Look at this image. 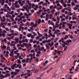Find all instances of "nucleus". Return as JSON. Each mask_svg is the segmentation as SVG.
<instances>
[{"mask_svg": "<svg viewBox=\"0 0 79 79\" xmlns=\"http://www.w3.org/2000/svg\"><path fill=\"white\" fill-rule=\"evenodd\" d=\"M16 43H14L13 44H10V45L11 47H13V49L12 50V51L14 52L15 50H16V48L15 47Z\"/></svg>", "mask_w": 79, "mask_h": 79, "instance_id": "nucleus-1", "label": "nucleus"}, {"mask_svg": "<svg viewBox=\"0 0 79 79\" xmlns=\"http://www.w3.org/2000/svg\"><path fill=\"white\" fill-rule=\"evenodd\" d=\"M62 29H64L66 28V26H65V24H66V22H63L62 23Z\"/></svg>", "mask_w": 79, "mask_h": 79, "instance_id": "nucleus-2", "label": "nucleus"}, {"mask_svg": "<svg viewBox=\"0 0 79 79\" xmlns=\"http://www.w3.org/2000/svg\"><path fill=\"white\" fill-rule=\"evenodd\" d=\"M33 59V58H27L26 60V63H28V62H31V60Z\"/></svg>", "mask_w": 79, "mask_h": 79, "instance_id": "nucleus-3", "label": "nucleus"}, {"mask_svg": "<svg viewBox=\"0 0 79 79\" xmlns=\"http://www.w3.org/2000/svg\"><path fill=\"white\" fill-rule=\"evenodd\" d=\"M15 43L16 44H17V43H18L19 42V38L17 37H15Z\"/></svg>", "mask_w": 79, "mask_h": 79, "instance_id": "nucleus-4", "label": "nucleus"}, {"mask_svg": "<svg viewBox=\"0 0 79 79\" xmlns=\"http://www.w3.org/2000/svg\"><path fill=\"white\" fill-rule=\"evenodd\" d=\"M67 26H68L69 27L70 29H72V26H73V24H70L69 23H67Z\"/></svg>", "mask_w": 79, "mask_h": 79, "instance_id": "nucleus-5", "label": "nucleus"}, {"mask_svg": "<svg viewBox=\"0 0 79 79\" xmlns=\"http://www.w3.org/2000/svg\"><path fill=\"white\" fill-rule=\"evenodd\" d=\"M63 8V6H60L59 7H57L56 8V10L57 11H60V10H61Z\"/></svg>", "mask_w": 79, "mask_h": 79, "instance_id": "nucleus-6", "label": "nucleus"}, {"mask_svg": "<svg viewBox=\"0 0 79 79\" xmlns=\"http://www.w3.org/2000/svg\"><path fill=\"white\" fill-rule=\"evenodd\" d=\"M53 44H54V43H53V42H52L51 43H48V44L49 46H50V47H52L53 45Z\"/></svg>", "mask_w": 79, "mask_h": 79, "instance_id": "nucleus-7", "label": "nucleus"}, {"mask_svg": "<svg viewBox=\"0 0 79 79\" xmlns=\"http://www.w3.org/2000/svg\"><path fill=\"white\" fill-rule=\"evenodd\" d=\"M37 26V24L36 23H35V25H34L33 26H32V27H30L31 29L32 30L33 29V27H35L36 26Z\"/></svg>", "mask_w": 79, "mask_h": 79, "instance_id": "nucleus-8", "label": "nucleus"}, {"mask_svg": "<svg viewBox=\"0 0 79 79\" xmlns=\"http://www.w3.org/2000/svg\"><path fill=\"white\" fill-rule=\"evenodd\" d=\"M21 1H22V0H19L18 1V2H19V4L21 5V6H23L24 5V4L23 3H22Z\"/></svg>", "mask_w": 79, "mask_h": 79, "instance_id": "nucleus-9", "label": "nucleus"}, {"mask_svg": "<svg viewBox=\"0 0 79 79\" xmlns=\"http://www.w3.org/2000/svg\"><path fill=\"white\" fill-rule=\"evenodd\" d=\"M27 72H28L27 73V76H28V77H29V76H31V74L30 73V70H27Z\"/></svg>", "mask_w": 79, "mask_h": 79, "instance_id": "nucleus-10", "label": "nucleus"}, {"mask_svg": "<svg viewBox=\"0 0 79 79\" xmlns=\"http://www.w3.org/2000/svg\"><path fill=\"white\" fill-rule=\"evenodd\" d=\"M14 39V36H11L10 37H7L8 40H10L11 39Z\"/></svg>", "mask_w": 79, "mask_h": 79, "instance_id": "nucleus-11", "label": "nucleus"}, {"mask_svg": "<svg viewBox=\"0 0 79 79\" xmlns=\"http://www.w3.org/2000/svg\"><path fill=\"white\" fill-rule=\"evenodd\" d=\"M9 55L10 56H13V55H14V51H11V52L10 53Z\"/></svg>", "mask_w": 79, "mask_h": 79, "instance_id": "nucleus-12", "label": "nucleus"}, {"mask_svg": "<svg viewBox=\"0 0 79 79\" xmlns=\"http://www.w3.org/2000/svg\"><path fill=\"white\" fill-rule=\"evenodd\" d=\"M65 3H71V0H65Z\"/></svg>", "mask_w": 79, "mask_h": 79, "instance_id": "nucleus-13", "label": "nucleus"}, {"mask_svg": "<svg viewBox=\"0 0 79 79\" xmlns=\"http://www.w3.org/2000/svg\"><path fill=\"white\" fill-rule=\"evenodd\" d=\"M14 66L15 68H17L19 67V64H17L16 63L14 64Z\"/></svg>", "mask_w": 79, "mask_h": 79, "instance_id": "nucleus-14", "label": "nucleus"}, {"mask_svg": "<svg viewBox=\"0 0 79 79\" xmlns=\"http://www.w3.org/2000/svg\"><path fill=\"white\" fill-rule=\"evenodd\" d=\"M6 49L7 50H9L10 52H11V50L10 49V46L7 45Z\"/></svg>", "mask_w": 79, "mask_h": 79, "instance_id": "nucleus-15", "label": "nucleus"}, {"mask_svg": "<svg viewBox=\"0 0 79 79\" xmlns=\"http://www.w3.org/2000/svg\"><path fill=\"white\" fill-rule=\"evenodd\" d=\"M8 54H9V52H8V51H7L6 52V54L5 55L7 57H8Z\"/></svg>", "mask_w": 79, "mask_h": 79, "instance_id": "nucleus-16", "label": "nucleus"}, {"mask_svg": "<svg viewBox=\"0 0 79 79\" xmlns=\"http://www.w3.org/2000/svg\"><path fill=\"white\" fill-rule=\"evenodd\" d=\"M70 24H72V23H74V24H76L77 22L75 21H71L70 22Z\"/></svg>", "mask_w": 79, "mask_h": 79, "instance_id": "nucleus-17", "label": "nucleus"}, {"mask_svg": "<svg viewBox=\"0 0 79 79\" xmlns=\"http://www.w3.org/2000/svg\"><path fill=\"white\" fill-rule=\"evenodd\" d=\"M74 69V66H72V68L69 69L70 71H72L73 69V70Z\"/></svg>", "mask_w": 79, "mask_h": 79, "instance_id": "nucleus-18", "label": "nucleus"}, {"mask_svg": "<svg viewBox=\"0 0 79 79\" xmlns=\"http://www.w3.org/2000/svg\"><path fill=\"white\" fill-rule=\"evenodd\" d=\"M64 21H65V19L64 18H62L60 20L61 23H63Z\"/></svg>", "mask_w": 79, "mask_h": 79, "instance_id": "nucleus-19", "label": "nucleus"}, {"mask_svg": "<svg viewBox=\"0 0 79 79\" xmlns=\"http://www.w3.org/2000/svg\"><path fill=\"white\" fill-rule=\"evenodd\" d=\"M46 47L48 50H49L50 49V47H49L48 45L46 44Z\"/></svg>", "mask_w": 79, "mask_h": 79, "instance_id": "nucleus-20", "label": "nucleus"}, {"mask_svg": "<svg viewBox=\"0 0 79 79\" xmlns=\"http://www.w3.org/2000/svg\"><path fill=\"white\" fill-rule=\"evenodd\" d=\"M47 63H48V61L46 60L44 63H43V65H44V66H45V65H46V64H47Z\"/></svg>", "mask_w": 79, "mask_h": 79, "instance_id": "nucleus-21", "label": "nucleus"}, {"mask_svg": "<svg viewBox=\"0 0 79 79\" xmlns=\"http://www.w3.org/2000/svg\"><path fill=\"white\" fill-rule=\"evenodd\" d=\"M17 3H18V1H15V3H13L12 6H13V4H14V5H17Z\"/></svg>", "mask_w": 79, "mask_h": 79, "instance_id": "nucleus-22", "label": "nucleus"}, {"mask_svg": "<svg viewBox=\"0 0 79 79\" xmlns=\"http://www.w3.org/2000/svg\"><path fill=\"white\" fill-rule=\"evenodd\" d=\"M7 6L8 5H7V4H5L4 6H3V8H4V9H6V8H7Z\"/></svg>", "mask_w": 79, "mask_h": 79, "instance_id": "nucleus-23", "label": "nucleus"}, {"mask_svg": "<svg viewBox=\"0 0 79 79\" xmlns=\"http://www.w3.org/2000/svg\"><path fill=\"white\" fill-rule=\"evenodd\" d=\"M54 7H53V6L52 5V6H51L49 7V9H50V10H51V9H54Z\"/></svg>", "mask_w": 79, "mask_h": 79, "instance_id": "nucleus-24", "label": "nucleus"}, {"mask_svg": "<svg viewBox=\"0 0 79 79\" xmlns=\"http://www.w3.org/2000/svg\"><path fill=\"white\" fill-rule=\"evenodd\" d=\"M4 3H5V0H2V2L1 3L2 5H4Z\"/></svg>", "mask_w": 79, "mask_h": 79, "instance_id": "nucleus-25", "label": "nucleus"}, {"mask_svg": "<svg viewBox=\"0 0 79 79\" xmlns=\"http://www.w3.org/2000/svg\"><path fill=\"white\" fill-rule=\"evenodd\" d=\"M17 12L18 13H19L20 12V11H21V9H18L16 10Z\"/></svg>", "mask_w": 79, "mask_h": 79, "instance_id": "nucleus-26", "label": "nucleus"}, {"mask_svg": "<svg viewBox=\"0 0 79 79\" xmlns=\"http://www.w3.org/2000/svg\"><path fill=\"white\" fill-rule=\"evenodd\" d=\"M50 9H48L47 10H44V12H46V11H47V12H48V11H50Z\"/></svg>", "mask_w": 79, "mask_h": 79, "instance_id": "nucleus-27", "label": "nucleus"}, {"mask_svg": "<svg viewBox=\"0 0 79 79\" xmlns=\"http://www.w3.org/2000/svg\"><path fill=\"white\" fill-rule=\"evenodd\" d=\"M15 64H14V65H11V68L12 69H15Z\"/></svg>", "mask_w": 79, "mask_h": 79, "instance_id": "nucleus-28", "label": "nucleus"}, {"mask_svg": "<svg viewBox=\"0 0 79 79\" xmlns=\"http://www.w3.org/2000/svg\"><path fill=\"white\" fill-rule=\"evenodd\" d=\"M60 15V13L57 12L55 13V15L56 16H57V15Z\"/></svg>", "mask_w": 79, "mask_h": 79, "instance_id": "nucleus-29", "label": "nucleus"}, {"mask_svg": "<svg viewBox=\"0 0 79 79\" xmlns=\"http://www.w3.org/2000/svg\"><path fill=\"white\" fill-rule=\"evenodd\" d=\"M41 50L42 51H44V52H45V51H46V50L43 47L41 48Z\"/></svg>", "mask_w": 79, "mask_h": 79, "instance_id": "nucleus-30", "label": "nucleus"}, {"mask_svg": "<svg viewBox=\"0 0 79 79\" xmlns=\"http://www.w3.org/2000/svg\"><path fill=\"white\" fill-rule=\"evenodd\" d=\"M5 33L4 32H2V37H5Z\"/></svg>", "mask_w": 79, "mask_h": 79, "instance_id": "nucleus-31", "label": "nucleus"}, {"mask_svg": "<svg viewBox=\"0 0 79 79\" xmlns=\"http://www.w3.org/2000/svg\"><path fill=\"white\" fill-rule=\"evenodd\" d=\"M68 11H70V12H71V10H71V7H68Z\"/></svg>", "mask_w": 79, "mask_h": 79, "instance_id": "nucleus-32", "label": "nucleus"}, {"mask_svg": "<svg viewBox=\"0 0 79 79\" xmlns=\"http://www.w3.org/2000/svg\"><path fill=\"white\" fill-rule=\"evenodd\" d=\"M17 61H18L17 62L18 63H19L20 64V63H21V60H20L19 59L17 60Z\"/></svg>", "mask_w": 79, "mask_h": 79, "instance_id": "nucleus-33", "label": "nucleus"}, {"mask_svg": "<svg viewBox=\"0 0 79 79\" xmlns=\"http://www.w3.org/2000/svg\"><path fill=\"white\" fill-rule=\"evenodd\" d=\"M59 21H57L56 23V26H58V23H59Z\"/></svg>", "mask_w": 79, "mask_h": 79, "instance_id": "nucleus-34", "label": "nucleus"}, {"mask_svg": "<svg viewBox=\"0 0 79 79\" xmlns=\"http://www.w3.org/2000/svg\"><path fill=\"white\" fill-rule=\"evenodd\" d=\"M77 19L76 17H75L74 16H72V20H74V19Z\"/></svg>", "mask_w": 79, "mask_h": 79, "instance_id": "nucleus-35", "label": "nucleus"}, {"mask_svg": "<svg viewBox=\"0 0 79 79\" xmlns=\"http://www.w3.org/2000/svg\"><path fill=\"white\" fill-rule=\"evenodd\" d=\"M63 5L64 7L66 8V7H67V5L64 3H63Z\"/></svg>", "mask_w": 79, "mask_h": 79, "instance_id": "nucleus-36", "label": "nucleus"}, {"mask_svg": "<svg viewBox=\"0 0 79 79\" xmlns=\"http://www.w3.org/2000/svg\"><path fill=\"white\" fill-rule=\"evenodd\" d=\"M27 36L28 37H30L31 36V33H29L27 35Z\"/></svg>", "mask_w": 79, "mask_h": 79, "instance_id": "nucleus-37", "label": "nucleus"}, {"mask_svg": "<svg viewBox=\"0 0 79 79\" xmlns=\"http://www.w3.org/2000/svg\"><path fill=\"white\" fill-rule=\"evenodd\" d=\"M15 8H19V5H15Z\"/></svg>", "mask_w": 79, "mask_h": 79, "instance_id": "nucleus-38", "label": "nucleus"}, {"mask_svg": "<svg viewBox=\"0 0 79 79\" xmlns=\"http://www.w3.org/2000/svg\"><path fill=\"white\" fill-rule=\"evenodd\" d=\"M23 8L25 10H27V8L26 7V6H23Z\"/></svg>", "mask_w": 79, "mask_h": 79, "instance_id": "nucleus-39", "label": "nucleus"}, {"mask_svg": "<svg viewBox=\"0 0 79 79\" xmlns=\"http://www.w3.org/2000/svg\"><path fill=\"white\" fill-rule=\"evenodd\" d=\"M22 36H23V35L22 34H20V36L19 37V39H22Z\"/></svg>", "mask_w": 79, "mask_h": 79, "instance_id": "nucleus-40", "label": "nucleus"}, {"mask_svg": "<svg viewBox=\"0 0 79 79\" xmlns=\"http://www.w3.org/2000/svg\"><path fill=\"white\" fill-rule=\"evenodd\" d=\"M9 14H10V15H12V14H13V13H14V11H12L10 12H9Z\"/></svg>", "mask_w": 79, "mask_h": 79, "instance_id": "nucleus-41", "label": "nucleus"}, {"mask_svg": "<svg viewBox=\"0 0 79 79\" xmlns=\"http://www.w3.org/2000/svg\"><path fill=\"white\" fill-rule=\"evenodd\" d=\"M43 3H44V2L43 1L40 2V3H38V5H40L41 4Z\"/></svg>", "mask_w": 79, "mask_h": 79, "instance_id": "nucleus-42", "label": "nucleus"}, {"mask_svg": "<svg viewBox=\"0 0 79 79\" xmlns=\"http://www.w3.org/2000/svg\"><path fill=\"white\" fill-rule=\"evenodd\" d=\"M30 53H35V50H32L30 51Z\"/></svg>", "mask_w": 79, "mask_h": 79, "instance_id": "nucleus-43", "label": "nucleus"}, {"mask_svg": "<svg viewBox=\"0 0 79 79\" xmlns=\"http://www.w3.org/2000/svg\"><path fill=\"white\" fill-rule=\"evenodd\" d=\"M71 5L72 6H74V5H75V3H74V2H72Z\"/></svg>", "mask_w": 79, "mask_h": 79, "instance_id": "nucleus-44", "label": "nucleus"}, {"mask_svg": "<svg viewBox=\"0 0 79 79\" xmlns=\"http://www.w3.org/2000/svg\"><path fill=\"white\" fill-rule=\"evenodd\" d=\"M50 35V36H51L52 37H55V35H53L52 34H51Z\"/></svg>", "mask_w": 79, "mask_h": 79, "instance_id": "nucleus-45", "label": "nucleus"}, {"mask_svg": "<svg viewBox=\"0 0 79 79\" xmlns=\"http://www.w3.org/2000/svg\"><path fill=\"white\" fill-rule=\"evenodd\" d=\"M41 20L40 19H39L38 20V24H40V23H41Z\"/></svg>", "mask_w": 79, "mask_h": 79, "instance_id": "nucleus-46", "label": "nucleus"}, {"mask_svg": "<svg viewBox=\"0 0 79 79\" xmlns=\"http://www.w3.org/2000/svg\"><path fill=\"white\" fill-rule=\"evenodd\" d=\"M0 56H1V58H2V60H3V59H4V57H3V55L2 54H1Z\"/></svg>", "mask_w": 79, "mask_h": 79, "instance_id": "nucleus-47", "label": "nucleus"}, {"mask_svg": "<svg viewBox=\"0 0 79 79\" xmlns=\"http://www.w3.org/2000/svg\"><path fill=\"white\" fill-rule=\"evenodd\" d=\"M7 10H9V11H11V10H10V7H8V6H7Z\"/></svg>", "mask_w": 79, "mask_h": 79, "instance_id": "nucleus-48", "label": "nucleus"}, {"mask_svg": "<svg viewBox=\"0 0 79 79\" xmlns=\"http://www.w3.org/2000/svg\"><path fill=\"white\" fill-rule=\"evenodd\" d=\"M67 48V46H66L65 47H64V49L63 50V52H65V51L66 50Z\"/></svg>", "mask_w": 79, "mask_h": 79, "instance_id": "nucleus-49", "label": "nucleus"}, {"mask_svg": "<svg viewBox=\"0 0 79 79\" xmlns=\"http://www.w3.org/2000/svg\"><path fill=\"white\" fill-rule=\"evenodd\" d=\"M68 35H65L64 38L65 40V39H66L67 38H68Z\"/></svg>", "mask_w": 79, "mask_h": 79, "instance_id": "nucleus-50", "label": "nucleus"}, {"mask_svg": "<svg viewBox=\"0 0 79 79\" xmlns=\"http://www.w3.org/2000/svg\"><path fill=\"white\" fill-rule=\"evenodd\" d=\"M49 33L50 34V35L51 34H52V31L51 30H49Z\"/></svg>", "mask_w": 79, "mask_h": 79, "instance_id": "nucleus-51", "label": "nucleus"}, {"mask_svg": "<svg viewBox=\"0 0 79 79\" xmlns=\"http://www.w3.org/2000/svg\"><path fill=\"white\" fill-rule=\"evenodd\" d=\"M61 47L60 46H58L57 48L58 50H60V49H61Z\"/></svg>", "mask_w": 79, "mask_h": 79, "instance_id": "nucleus-52", "label": "nucleus"}, {"mask_svg": "<svg viewBox=\"0 0 79 79\" xmlns=\"http://www.w3.org/2000/svg\"><path fill=\"white\" fill-rule=\"evenodd\" d=\"M35 4H33L31 5V7H32L33 8L34 7H35Z\"/></svg>", "mask_w": 79, "mask_h": 79, "instance_id": "nucleus-53", "label": "nucleus"}, {"mask_svg": "<svg viewBox=\"0 0 79 79\" xmlns=\"http://www.w3.org/2000/svg\"><path fill=\"white\" fill-rule=\"evenodd\" d=\"M5 20L6 19H1V21L2 22H5Z\"/></svg>", "mask_w": 79, "mask_h": 79, "instance_id": "nucleus-54", "label": "nucleus"}, {"mask_svg": "<svg viewBox=\"0 0 79 79\" xmlns=\"http://www.w3.org/2000/svg\"><path fill=\"white\" fill-rule=\"evenodd\" d=\"M34 23L33 22H31V24H30V26H34L35 25Z\"/></svg>", "mask_w": 79, "mask_h": 79, "instance_id": "nucleus-55", "label": "nucleus"}, {"mask_svg": "<svg viewBox=\"0 0 79 79\" xmlns=\"http://www.w3.org/2000/svg\"><path fill=\"white\" fill-rule=\"evenodd\" d=\"M60 0H56V3H60Z\"/></svg>", "mask_w": 79, "mask_h": 79, "instance_id": "nucleus-56", "label": "nucleus"}, {"mask_svg": "<svg viewBox=\"0 0 79 79\" xmlns=\"http://www.w3.org/2000/svg\"><path fill=\"white\" fill-rule=\"evenodd\" d=\"M52 20L53 21H55V22L56 21V19H55V18H52Z\"/></svg>", "mask_w": 79, "mask_h": 79, "instance_id": "nucleus-57", "label": "nucleus"}, {"mask_svg": "<svg viewBox=\"0 0 79 79\" xmlns=\"http://www.w3.org/2000/svg\"><path fill=\"white\" fill-rule=\"evenodd\" d=\"M72 42V41L71 40H67V42L68 43H69V42Z\"/></svg>", "mask_w": 79, "mask_h": 79, "instance_id": "nucleus-58", "label": "nucleus"}, {"mask_svg": "<svg viewBox=\"0 0 79 79\" xmlns=\"http://www.w3.org/2000/svg\"><path fill=\"white\" fill-rule=\"evenodd\" d=\"M51 12L52 13H54V12H55V10L53 9L51 10Z\"/></svg>", "mask_w": 79, "mask_h": 79, "instance_id": "nucleus-59", "label": "nucleus"}, {"mask_svg": "<svg viewBox=\"0 0 79 79\" xmlns=\"http://www.w3.org/2000/svg\"><path fill=\"white\" fill-rule=\"evenodd\" d=\"M30 42H31V43L33 42V39H31L30 40Z\"/></svg>", "mask_w": 79, "mask_h": 79, "instance_id": "nucleus-60", "label": "nucleus"}, {"mask_svg": "<svg viewBox=\"0 0 79 79\" xmlns=\"http://www.w3.org/2000/svg\"><path fill=\"white\" fill-rule=\"evenodd\" d=\"M76 55H73V59H75L76 58Z\"/></svg>", "mask_w": 79, "mask_h": 79, "instance_id": "nucleus-61", "label": "nucleus"}, {"mask_svg": "<svg viewBox=\"0 0 79 79\" xmlns=\"http://www.w3.org/2000/svg\"><path fill=\"white\" fill-rule=\"evenodd\" d=\"M0 77H1L2 78H4V77H5V76L3 75L2 74H1L0 76Z\"/></svg>", "mask_w": 79, "mask_h": 79, "instance_id": "nucleus-62", "label": "nucleus"}, {"mask_svg": "<svg viewBox=\"0 0 79 79\" xmlns=\"http://www.w3.org/2000/svg\"><path fill=\"white\" fill-rule=\"evenodd\" d=\"M56 18H57V19L58 20V21H60V19L58 16Z\"/></svg>", "mask_w": 79, "mask_h": 79, "instance_id": "nucleus-63", "label": "nucleus"}, {"mask_svg": "<svg viewBox=\"0 0 79 79\" xmlns=\"http://www.w3.org/2000/svg\"><path fill=\"white\" fill-rule=\"evenodd\" d=\"M29 56H30L31 57V58H32L33 57V55L32 54H29Z\"/></svg>", "mask_w": 79, "mask_h": 79, "instance_id": "nucleus-64", "label": "nucleus"}]
</instances>
